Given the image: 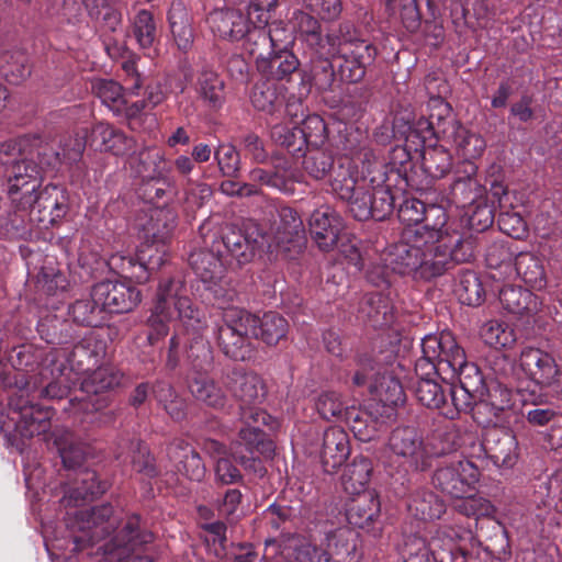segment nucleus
<instances>
[{"mask_svg": "<svg viewBox=\"0 0 562 562\" xmlns=\"http://www.w3.org/2000/svg\"><path fill=\"white\" fill-rule=\"evenodd\" d=\"M67 357L61 348L22 345L14 350L16 391L9 398L8 420L1 428L8 443L21 452L23 439L48 432L54 414L49 407L33 404L30 397L63 398L75 383Z\"/></svg>", "mask_w": 562, "mask_h": 562, "instance_id": "f257e3e1", "label": "nucleus"}, {"mask_svg": "<svg viewBox=\"0 0 562 562\" xmlns=\"http://www.w3.org/2000/svg\"><path fill=\"white\" fill-rule=\"evenodd\" d=\"M179 321L187 331H192V342L187 350L192 372L188 387L192 396L214 409H224L227 397L223 390L206 374L211 366V350L199 335L205 327L203 312L193 304L183 279L179 276L159 281L154 308L148 317V340L155 344L169 331L168 324Z\"/></svg>", "mask_w": 562, "mask_h": 562, "instance_id": "f03ea898", "label": "nucleus"}, {"mask_svg": "<svg viewBox=\"0 0 562 562\" xmlns=\"http://www.w3.org/2000/svg\"><path fill=\"white\" fill-rule=\"evenodd\" d=\"M475 239L424 224L405 228L398 243L391 246L385 262L391 270L415 279L430 280L442 276L458 263L474 257Z\"/></svg>", "mask_w": 562, "mask_h": 562, "instance_id": "7ed1b4c3", "label": "nucleus"}, {"mask_svg": "<svg viewBox=\"0 0 562 562\" xmlns=\"http://www.w3.org/2000/svg\"><path fill=\"white\" fill-rule=\"evenodd\" d=\"M422 357L415 363L418 374L437 373L442 380L458 379L459 386L472 393H485V381L479 367L467 361L464 350L450 333L427 335L422 340Z\"/></svg>", "mask_w": 562, "mask_h": 562, "instance_id": "20e7f679", "label": "nucleus"}, {"mask_svg": "<svg viewBox=\"0 0 562 562\" xmlns=\"http://www.w3.org/2000/svg\"><path fill=\"white\" fill-rule=\"evenodd\" d=\"M245 427L239 430L238 439L229 446V456L239 462L246 471L263 476L266 469L261 457L271 458L274 453L273 442L267 438L261 426L274 428L277 422L260 408H244L240 414Z\"/></svg>", "mask_w": 562, "mask_h": 562, "instance_id": "39448f33", "label": "nucleus"}, {"mask_svg": "<svg viewBox=\"0 0 562 562\" xmlns=\"http://www.w3.org/2000/svg\"><path fill=\"white\" fill-rule=\"evenodd\" d=\"M153 541L154 533L142 525L139 516L132 515L104 544V555L109 562H153L148 554Z\"/></svg>", "mask_w": 562, "mask_h": 562, "instance_id": "423d86ee", "label": "nucleus"}, {"mask_svg": "<svg viewBox=\"0 0 562 562\" xmlns=\"http://www.w3.org/2000/svg\"><path fill=\"white\" fill-rule=\"evenodd\" d=\"M223 325L217 328L216 338L224 353L244 361L251 355L250 339L256 335L258 316L238 307L223 311Z\"/></svg>", "mask_w": 562, "mask_h": 562, "instance_id": "0eeeda50", "label": "nucleus"}, {"mask_svg": "<svg viewBox=\"0 0 562 562\" xmlns=\"http://www.w3.org/2000/svg\"><path fill=\"white\" fill-rule=\"evenodd\" d=\"M214 243V249L220 255L232 257L238 265L250 262L256 255L267 250L272 251L269 235L261 232L256 223L244 224L243 229L226 226L222 229L220 239Z\"/></svg>", "mask_w": 562, "mask_h": 562, "instance_id": "6e6552de", "label": "nucleus"}, {"mask_svg": "<svg viewBox=\"0 0 562 562\" xmlns=\"http://www.w3.org/2000/svg\"><path fill=\"white\" fill-rule=\"evenodd\" d=\"M326 43V54L335 60H341L338 64V74L342 81L349 83L358 82L364 77L367 65H370L376 55V49L363 40H341L327 34Z\"/></svg>", "mask_w": 562, "mask_h": 562, "instance_id": "1a4fd4ad", "label": "nucleus"}, {"mask_svg": "<svg viewBox=\"0 0 562 562\" xmlns=\"http://www.w3.org/2000/svg\"><path fill=\"white\" fill-rule=\"evenodd\" d=\"M2 179L8 182V191L1 204L7 202L10 205L11 214L19 220L18 212L27 211V207L35 201L34 194L41 188V168L31 159L25 157L19 164L15 162L4 173Z\"/></svg>", "mask_w": 562, "mask_h": 562, "instance_id": "9d476101", "label": "nucleus"}, {"mask_svg": "<svg viewBox=\"0 0 562 562\" xmlns=\"http://www.w3.org/2000/svg\"><path fill=\"white\" fill-rule=\"evenodd\" d=\"M352 537L348 528H338L328 532L319 547L303 540L285 562H344L356 550Z\"/></svg>", "mask_w": 562, "mask_h": 562, "instance_id": "9b49d317", "label": "nucleus"}, {"mask_svg": "<svg viewBox=\"0 0 562 562\" xmlns=\"http://www.w3.org/2000/svg\"><path fill=\"white\" fill-rule=\"evenodd\" d=\"M356 386L368 385L370 394L385 406H397L405 401L404 390L398 379L372 363L369 358L359 359V369L352 376Z\"/></svg>", "mask_w": 562, "mask_h": 562, "instance_id": "f8f14e48", "label": "nucleus"}, {"mask_svg": "<svg viewBox=\"0 0 562 562\" xmlns=\"http://www.w3.org/2000/svg\"><path fill=\"white\" fill-rule=\"evenodd\" d=\"M386 449L390 452V461H383L391 465L392 459L405 470L425 471L424 437L417 428L412 426L397 427L389 436Z\"/></svg>", "mask_w": 562, "mask_h": 562, "instance_id": "ddd939ff", "label": "nucleus"}, {"mask_svg": "<svg viewBox=\"0 0 562 562\" xmlns=\"http://www.w3.org/2000/svg\"><path fill=\"white\" fill-rule=\"evenodd\" d=\"M479 479L480 471L472 461L457 459L439 467L432 475V483L443 494L459 498L472 493Z\"/></svg>", "mask_w": 562, "mask_h": 562, "instance_id": "4468645a", "label": "nucleus"}, {"mask_svg": "<svg viewBox=\"0 0 562 562\" xmlns=\"http://www.w3.org/2000/svg\"><path fill=\"white\" fill-rule=\"evenodd\" d=\"M117 519L114 517L113 507L103 504L89 509L77 510L67 524L71 530L82 531V537H75L77 546L94 543L109 535L115 527Z\"/></svg>", "mask_w": 562, "mask_h": 562, "instance_id": "2eb2a0df", "label": "nucleus"}, {"mask_svg": "<svg viewBox=\"0 0 562 562\" xmlns=\"http://www.w3.org/2000/svg\"><path fill=\"white\" fill-rule=\"evenodd\" d=\"M93 302L101 305L103 313H128L140 302L142 295L130 282L104 280L91 289Z\"/></svg>", "mask_w": 562, "mask_h": 562, "instance_id": "dca6fc26", "label": "nucleus"}, {"mask_svg": "<svg viewBox=\"0 0 562 562\" xmlns=\"http://www.w3.org/2000/svg\"><path fill=\"white\" fill-rule=\"evenodd\" d=\"M374 182V178L368 179L360 176L357 161L350 157H341L333 169L330 188L334 194L346 201L351 212L352 203L360 201L362 192Z\"/></svg>", "mask_w": 562, "mask_h": 562, "instance_id": "f3484780", "label": "nucleus"}, {"mask_svg": "<svg viewBox=\"0 0 562 562\" xmlns=\"http://www.w3.org/2000/svg\"><path fill=\"white\" fill-rule=\"evenodd\" d=\"M394 210V198L390 188L381 181L370 183L362 192L360 201H355L351 207L352 216L358 221L374 218L383 221Z\"/></svg>", "mask_w": 562, "mask_h": 562, "instance_id": "a211bd4d", "label": "nucleus"}, {"mask_svg": "<svg viewBox=\"0 0 562 562\" xmlns=\"http://www.w3.org/2000/svg\"><path fill=\"white\" fill-rule=\"evenodd\" d=\"M249 179L261 186L291 194L294 192V183L301 181V175L288 158L274 156L270 168L252 169L249 172Z\"/></svg>", "mask_w": 562, "mask_h": 562, "instance_id": "6ab92c4d", "label": "nucleus"}, {"mask_svg": "<svg viewBox=\"0 0 562 562\" xmlns=\"http://www.w3.org/2000/svg\"><path fill=\"white\" fill-rule=\"evenodd\" d=\"M519 367L528 379L541 386H551L555 383L560 372L550 353L531 347L521 350Z\"/></svg>", "mask_w": 562, "mask_h": 562, "instance_id": "aec40b11", "label": "nucleus"}, {"mask_svg": "<svg viewBox=\"0 0 562 562\" xmlns=\"http://www.w3.org/2000/svg\"><path fill=\"white\" fill-rule=\"evenodd\" d=\"M452 201L462 207L472 205L485 194V188L477 179V166L473 161H462L454 170L450 187Z\"/></svg>", "mask_w": 562, "mask_h": 562, "instance_id": "412c9836", "label": "nucleus"}, {"mask_svg": "<svg viewBox=\"0 0 562 562\" xmlns=\"http://www.w3.org/2000/svg\"><path fill=\"white\" fill-rule=\"evenodd\" d=\"M310 228L318 248L329 251L338 241L342 218L330 206H322L312 213Z\"/></svg>", "mask_w": 562, "mask_h": 562, "instance_id": "4be33fe9", "label": "nucleus"}, {"mask_svg": "<svg viewBox=\"0 0 562 562\" xmlns=\"http://www.w3.org/2000/svg\"><path fill=\"white\" fill-rule=\"evenodd\" d=\"M284 100L283 88H278L274 82L268 80L257 83L251 93V102L257 110L268 113L271 117L284 111L293 119L302 104L293 101L288 102L284 108Z\"/></svg>", "mask_w": 562, "mask_h": 562, "instance_id": "5701e85b", "label": "nucleus"}, {"mask_svg": "<svg viewBox=\"0 0 562 562\" xmlns=\"http://www.w3.org/2000/svg\"><path fill=\"white\" fill-rule=\"evenodd\" d=\"M35 201L30 204L31 215L42 223L55 224L67 213V203L63 191L56 186H47L34 194Z\"/></svg>", "mask_w": 562, "mask_h": 562, "instance_id": "b1692460", "label": "nucleus"}, {"mask_svg": "<svg viewBox=\"0 0 562 562\" xmlns=\"http://www.w3.org/2000/svg\"><path fill=\"white\" fill-rule=\"evenodd\" d=\"M189 263L200 280L212 290L215 297L220 292L215 286L221 282L224 273V256L216 252L214 245L211 250L201 249L190 254Z\"/></svg>", "mask_w": 562, "mask_h": 562, "instance_id": "393cba45", "label": "nucleus"}, {"mask_svg": "<svg viewBox=\"0 0 562 562\" xmlns=\"http://www.w3.org/2000/svg\"><path fill=\"white\" fill-rule=\"evenodd\" d=\"M350 454L349 436L345 429L334 426L325 430L321 460L326 473H334Z\"/></svg>", "mask_w": 562, "mask_h": 562, "instance_id": "a878e982", "label": "nucleus"}, {"mask_svg": "<svg viewBox=\"0 0 562 562\" xmlns=\"http://www.w3.org/2000/svg\"><path fill=\"white\" fill-rule=\"evenodd\" d=\"M300 68V60L291 49L273 50L271 55L256 61L257 71L268 81H289Z\"/></svg>", "mask_w": 562, "mask_h": 562, "instance_id": "bb28decb", "label": "nucleus"}, {"mask_svg": "<svg viewBox=\"0 0 562 562\" xmlns=\"http://www.w3.org/2000/svg\"><path fill=\"white\" fill-rule=\"evenodd\" d=\"M231 390L237 401H239L240 414L244 408H259L266 396L262 379L252 372L234 371L231 376Z\"/></svg>", "mask_w": 562, "mask_h": 562, "instance_id": "cd10ccee", "label": "nucleus"}, {"mask_svg": "<svg viewBox=\"0 0 562 562\" xmlns=\"http://www.w3.org/2000/svg\"><path fill=\"white\" fill-rule=\"evenodd\" d=\"M207 23L218 37L237 41L247 32V21L240 9L224 8L210 12Z\"/></svg>", "mask_w": 562, "mask_h": 562, "instance_id": "c85d7f7f", "label": "nucleus"}, {"mask_svg": "<svg viewBox=\"0 0 562 562\" xmlns=\"http://www.w3.org/2000/svg\"><path fill=\"white\" fill-rule=\"evenodd\" d=\"M461 447V430L453 425L434 430L424 438L425 471L428 470L435 458H439L458 450Z\"/></svg>", "mask_w": 562, "mask_h": 562, "instance_id": "c756f323", "label": "nucleus"}, {"mask_svg": "<svg viewBox=\"0 0 562 562\" xmlns=\"http://www.w3.org/2000/svg\"><path fill=\"white\" fill-rule=\"evenodd\" d=\"M92 145L101 151L111 153L115 156L127 155L134 148V139L126 136L114 126L99 122L92 127Z\"/></svg>", "mask_w": 562, "mask_h": 562, "instance_id": "7c9ffc66", "label": "nucleus"}, {"mask_svg": "<svg viewBox=\"0 0 562 562\" xmlns=\"http://www.w3.org/2000/svg\"><path fill=\"white\" fill-rule=\"evenodd\" d=\"M168 456L178 472L191 481L200 482L205 475V465L200 454L184 440H175L168 447Z\"/></svg>", "mask_w": 562, "mask_h": 562, "instance_id": "2f4dec72", "label": "nucleus"}, {"mask_svg": "<svg viewBox=\"0 0 562 562\" xmlns=\"http://www.w3.org/2000/svg\"><path fill=\"white\" fill-rule=\"evenodd\" d=\"M483 447L491 459L503 467H513L517 459L518 442L510 431L490 430L484 438Z\"/></svg>", "mask_w": 562, "mask_h": 562, "instance_id": "473e14b6", "label": "nucleus"}, {"mask_svg": "<svg viewBox=\"0 0 562 562\" xmlns=\"http://www.w3.org/2000/svg\"><path fill=\"white\" fill-rule=\"evenodd\" d=\"M325 48H316V56L311 59L308 69L302 70V83L315 87L318 91H327L335 80L333 58Z\"/></svg>", "mask_w": 562, "mask_h": 562, "instance_id": "72a5a7b5", "label": "nucleus"}, {"mask_svg": "<svg viewBox=\"0 0 562 562\" xmlns=\"http://www.w3.org/2000/svg\"><path fill=\"white\" fill-rule=\"evenodd\" d=\"M380 515V501L374 491L353 495L346 509L350 525L357 528H369Z\"/></svg>", "mask_w": 562, "mask_h": 562, "instance_id": "f704fd0d", "label": "nucleus"}, {"mask_svg": "<svg viewBox=\"0 0 562 562\" xmlns=\"http://www.w3.org/2000/svg\"><path fill=\"white\" fill-rule=\"evenodd\" d=\"M194 90L198 97L211 109H220L224 103V81L206 65L198 70Z\"/></svg>", "mask_w": 562, "mask_h": 562, "instance_id": "c9c22d12", "label": "nucleus"}, {"mask_svg": "<svg viewBox=\"0 0 562 562\" xmlns=\"http://www.w3.org/2000/svg\"><path fill=\"white\" fill-rule=\"evenodd\" d=\"M502 306L512 314L531 315L539 311L541 302L531 291L517 285H505L499 291Z\"/></svg>", "mask_w": 562, "mask_h": 562, "instance_id": "e433bc0d", "label": "nucleus"}, {"mask_svg": "<svg viewBox=\"0 0 562 562\" xmlns=\"http://www.w3.org/2000/svg\"><path fill=\"white\" fill-rule=\"evenodd\" d=\"M442 542L443 537L440 532H437L430 540L418 535L407 536L403 546L405 562H436Z\"/></svg>", "mask_w": 562, "mask_h": 562, "instance_id": "4c0bfd02", "label": "nucleus"}, {"mask_svg": "<svg viewBox=\"0 0 562 562\" xmlns=\"http://www.w3.org/2000/svg\"><path fill=\"white\" fill-rule=\"evenodd\" d=\"M373 471L372 462L363 456H357L348 464L341 475V485L344 491L353 496L370 491L369 484Z\"/></svg>", "mask_w": 562, "mask_h": 562, "instance_id": "58836bf2", "label": "nucleus"}, {"mask_svg": "<svg viewBox=\"0 0 562 562\" xmlns=\"http://www.w3.org/2000/svg\"><path fill=\"white\" fill-rule=\"evenodd\" d=\"M177 214L170 207L150 209L148 221L143 225L145 238L167 243L176 227Z\"/></svg>", "mask_w": 562, "mask_h": 562, "instance_id": "ea45409f", "label": "nucleus"}, {"mask_svg": "<svg viewBox=\"0 0 562 562\" xmlns=\"http://www.w3.org/2000/svg\"><path fill=\"white\" fill-rule=\"evenodd\" d=\"M436 213L437 224L442 229L445 226L447 216L446 213L436 206L427 207L424 202L418 199H406L398 209V218L405 224L406 228L420 227L424 220H428V216Z\"/></svg>", "mask_w": 562, "mask_h": 562, "instance_id": "a19ab883", "label": "nucleus"}, {"mask_svg": "<svg viewBox=\"0 0 562 562\" xmlns=\"http://www.w3.org/2000/svg\"><path fill=\"white\" fill-rule=\"evenodd\" d=\"M81 486H77L68 491L63 498V504L68 506H79L80 502L88 499L89 497H95L102 495L109 488V484L105 481H100L94 471L86 470L80 473Z\"/></svg>", "mask_w": 562, "mask_h": 562, "instance_id": "79ce46f5", "label": "nucleus"}, {"mask_svg": "<svg viewBox=\"0 0 562 562\" xmlns=\"http://www.w3.org/2000/svg\"><path fill=\"white\" fill-rule=\"evenodd\" d=\"M416 374L419 376L414 390L417 401L427 408L438 409L442 415L447 394L443 387L434 379V376L440 375L437 373L426 375L417 372Z\"/></svg>", "mask_w": 562, "mask_h": 562, "instance_id": "37998d69", "label": "nucleus"}, {"mask_svg": "<svg viewBox=\"0 0 562 562\" xmlns=\"http://www.w3.org/2000/svg\"><path fill=\"white\" fill-rule=\"evenodd\" d=\"M452 140L463 161H472L481 157L486 147L481 135L470 132L457 122L452 123Z\"/></svg>", "mask_w": 562, "mask_h": 562, "instance_id": "c03bdc74", "label": "nucleus"}, {"mask_svg": "<svg viewBox=\"0 0 562 562\" xmlns=\"http://www.w3.org/2000/svg\"><path fill=\"white\" fill-rule=\"evenodd\" d=\"M53 436L64 467L67 469L80 468L89 453V448L82 442L75 441L68 431H63L60 435L54 432Z\"/></svg>", "mask_w": 562, "mask_h": 562, "instance_id": "a18cd8bd", "label": "nucleus"}, {"mask_svg": "<svg viewBox=\"0 0 562 562\" xmlns=\"http://www.w3.org/2000/svg\"><path fill=\"white\" fill-rule=\"evenodd\" d=\"M408 512L420 520H435L442 516L446 506L432 492L418 491L408 503Z\"/></svg>", "mask_w": 562, "mask_h": 562, "instance_id": "49530a36", "label": "nucleus"}, {"mask_svg": "<svg viewBox=\"0 0 562 562\" xmlns=\"http://www.w3.org/2000/svg\"><path fill=\"white\" fill-rule=\"evenodd\" d=\"M289 330L288 321L276 312H268L261 318L258 317L256 335L251 338L261 339L269 346L277 345L286 337Z\"/></svg>", "mask_w": 562, "mask_h": 562, "instance_id": "de8ad7c7", "label": "nucleus"}, {"mask_svg": "<svg viewBox=\"0 0 562 562\" xmlns=\"http://www.w3.org/2000/svg\"><path fill=\"white\" fill-rule=\"evenodd\" d=\"M293 29L299 32L302 40L312 48H325L327 46L326 36H322L321 24L318 20L301 10H296L291 19Z\"/></svg>", "mask_w": 562, "mask_h": 562, "instance_id": "09e8293b", "label": "nucleus"}, {"mask_svg": "<svg viewBox=\"0 0 562 562\" xmlns=\"http://www.w3.org/2000/svg\"><path fill=\"white\" fill-rule=\"evenodd\" d=\"M459 301L469 306H479L484 302L485 290L479 276L471 270L461 271L456 286Z\"/></svg>", "mask_w": 562, "mask_h": 562, "instance_id": "8fccbe9b", "label": "nucleus"}, {"mask_svg": "<svg viewBox=\"0 0 562 562\" xmlns=\"http://www.w3.org/2000/svg\"><path fill=\"white\" fill-rule=\"evenodd\" d=\"M128 446V456L126 458H123V452H116L115 458L117 460H122L123 462L127 461V458H130V461L133 465V468L139 472L145 473L148 476H155L157 474L154 459L149 454L148 448L146 445H144L140 441H127V440H121L117 443V447L121 449L123 447Z\"/></svg>", "mask_w": 562, "mask_h": 562, "instance_id": "3c124183", "label": "nucleus"}, {"mask_svg": "<svg viewBox=\"0 0 562 562\" xmlns=\"http://www.w3.org/2000/svg\"><path fill=\"white\" fill-rule=\"evenodd\" d=\"M122 375L110 367H100L85 375L80 390L87 395L103 393L117 386Z\"/></svg>", "mask_w": 562, "mask_h": 562, "instance_id": "603ef678", "label": "nucleus"}, {"mask_svg": "<svg viewBox=\"0 0 562 562\" xmlns=\"http://www.w3.org/2000/svg\"><path fill=\"white\" fill-rule=\"evenodd\" d=\"M0 74L10 83L18 85L22 82L31 74L27 56L20 50L1 54Z\"/></svg>", "mask_w": 562, "mask_h": 562, "instance_id": "864d4df0", "label": "nucleus"}, {"mask_svg": "<svg viewBox=\"0 0 562 562\" xmlns=\"http://www.w3.org/2000/svg\"><path fill=\"white\" fill-rule=\"evenodd\" d=\"M449 396L451 402L446 398V405L442 408V416L449 419H454L459 413L471 412L477 400L482 398L483 393H472L467 387L459 385L448 386Z\"/></svg>", "mask_w": 562, "mask_h": 562, "instance_id": "5fc2aeb1", "label": "nucleus"}, {"mask_svg": "<svg viewBox=\"0 0 562 562\" xmlns=\"http://www.w3.org/2000/svg\"><path fill=\"white\" fill-rule=\"evenodd\" d=\"M326 138V124L317 114L306 116L301 126H297V149H301L303 144L316 149L325 144Z\"/></svg>", "mask_w": 562, "mask_h": 562, "instance_id": "6e6d98bb", "label": "nucleus"}, {"mask_svg": "<svg viewBox=\"0 0 562 562\" xmlns=\"http://www.w3.org/2000/svg\"><path fill=\"white\" fill-rule=\"evenodd\" d=\"M153 394L172 419L179 420L184 417L186 402L176 393L170 383L157 381L153 386Z\"/></svg>", "mask_w": 562, "mask_h": 562, "instance_id": "4d7b16f0", "label": "nucleus"}, {"mask_svg": "<svg viewBox=\"0 0 562 562\" xmlns=\"http://www.w3.org/2000/svg\"><path fill=\"white\" fill-rule=\"evenodd\" d=\"M106 262L111 271L125 279L134 280L137 283H144L148 280L147 271L138 263L137 255L133 257L116 252L111 255Z\"/></svg>", "mask_w": 562, "mask_h": 562, "instance_id": "13d9d810", "label": "nucleus"}, {"mask_svg": "<svg viewBox=\"0 0 562 562\" xmlns=\"http://www.w3.org/2000/svg\"><path fill=\"white\" fill-rule=\"evenodd\" d=\"M278 213L280 224L277 228V245L292 243L295 238H301L304 226L297 213L290 206H281Z\"/></svg>", "mask_w": 562, "mask_h": 562, "instance_id": "bf43d9fd", "label": "nucleus"}, {"mask_svg": "<svg viewBox=\"0 0 562 562\" xmlns=\"http://www.w3.org/2000/svg\"><path fill=\"white\" fill-rule=\"evenodd\" d=\"M167 243L154 241L146 238V240L137 249V260L147 271L149 277L150 272L159 269L168 258Z\"/></svg>", "mask_w": 562, "mask_h": 562, "instance_id": "052dcab7", "label": "nucleus"}, {"mask_svg": "<svg viewBox=\"0 0 562 562\" xmlns=\"http://www.w3.org/2000/svg\"><path fill=\"white\" fill-rule=\"evenodd\" d=\"M485 344L494 348H508L516 341V334L505 322L492 319L486 322L481 330Z\"/></svg>", "mask_w": 562, "mask_h": 562, "instance_id": "680f3d73", "label": "nucleus"}, {"mask_svg": "<svg viewBox=\"0 0 562 562\" xmlns=\"http://www.w3.org/2000/svg\"><path fill=\"white\" fill-rule=\"evenodd\" d=\"M516 270L526 284L537 289L546 285L544 268L537 256L520 254L516 259Z\"/></svg>", "mask_w": 562, "mask_h": 562, "instance_id": "e2e57ef3", "label": "nucleus"}, {"mask_svg": "<svg viewBox=\"0 0 562 562\" xmlns=\"http://www.w3.org/2000/svg\"><path fill=\"white\" fill-rule=\"evenodd\" d=\"M93 92L115 114H121L124 109L125 94L122 86L111 79H98L92 83Z\"/></svg>", "mask_w": 562, "mask_h": 562, "instance_id": "0e129e2a", "label": "nucleus"}, {"mask_svg": "<svg viewBox=\"0 0 562 562\" xmlns=\"http://www.w3.org/2000/svg\"><path fill=\"white\" fill-rule=\"evenodd\" d=\"M243 44L245 53L254 57L255 63L273 53L269 32L263 27L248 29Z\"/></svg>", "mask_w": 562, "mask_h": 562, "instance_id": "69168bd1", "label": "nucleus"}, {"mask_svg": "<svg viewBox=\"0 0 562 562\" xmlns=\"http://www.w3.org/2000/svg\"><path fill=\"white\" fill-rule=\"evenodd\" d=\"M168 21L178 47L182 50L188 49L192 42V30L186 10L181 7H172Z\"/></svg>", "mask_w": 562, "mask_h": 562, "instance_id": "338daca9", "label": "nucleus"}, {"mask_svg": "<svg viewBox=\"0 0 562 562\" xmlns=\"http://www.w3.org/2000/svg\"><path fill=\"white\" fill-rule=\"evenodd\" d=\"M74 322L91 327L99 326L104 321L101 305L91 300H78L69 307Z\"/></svg>", "mask_w": 562, "mask_h": 562, "instance_id": "774afa93", "label": "nucleus"}]
</instances>
